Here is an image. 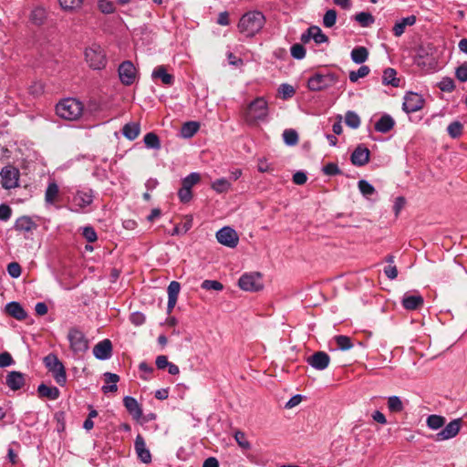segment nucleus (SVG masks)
<instances>
[{"label":"nucleus","mask_w":467,"mask_h":467,"mask_svg":"<svg viewBox=\"0 0 467 467\" xmlns=\"http://www.w3.org/2000/svg\"><path fill=\"white\" fill-rule=\"evenodd\" d=\"M265 17L263 13L259 11H251L245 13L238 23V29L240 33L246 36H254L264 26Z\"/></svg>","instance_id":"nucleus-1"},{"label":"nucleus","mask_w":467,"mask_h":467,"mask_svg":"<svg viewBox=\"0 0 467 467\" xmlns=\"http://www.w3.org/2000/svg\"><path fill=\"white\" fill-rule=\"evenodd\" d=\"M84 106L81 101L73 98L60 100L56 106V113L61 119L77 120L83 113Z\"/></svg>","instance_id":"nucleus-2"},{"label":"nucleus","mask_w":467,"mask_h":467,"mask_svg":"<svg viewBox=\"0 0 467 467\" xmlns=\"http://www.w3.org/2000/svg\"><path fill=\"white\" fill-rule=\"evenodd\" d=\"M267 115L268 105L263 97H258L253 100L244 112V120L249 124L257 120H264Z\"/></svg>","instance_id":"nucleus-3"},{"label":"nucleus","mask_w":467,"mask_h":467,"mask_svg":"<svg viewBox=\"0 0 467 467\" xmlns=\"http://www.w3.org/2000/svg\"><path fill=\"white\" fill-rule=\"evenodd\" d=\"M67 337L70 349L75 355H82L88 349V340L78 327H70Z\"/></svg>","instance_id":"nucleus-4"},{"label":"nucleus","mask_w":467,"mask_h":467,"mask_svg":"<svg viewBox=\"0 0 467 467\" xmlns=\"http://www.w3.org/2000/svg\"><path fill=\"white\" fill-rule=\"evenodd\" d=\"M44 363L48 371L52 373L56 382L64 386L67 381L66 369L63 363L54 354H49L44 358Z\"/></svg>","instance_id":"nucleus-5"},{"label":"nucleus","mask_w":467,"mask_h":467,"mask_svg":"<svg viewBox=\"0 0 467 467\" xmlns=\"http://www.w3.org/2000/svg\"><path fill=\"white\" fill-rule=\"evenodd\" d=\"M86 61L93 69H101L106 66V55L100 46L93 45L85 51Z\"/></svg>","instance_id":"nucleus-6"},{"label":"nucleus","mask_w":467,"mask_h":467,"mask_svg":"<svg viewBox=\"0 0 467 467\" xmlns=\"http://www.w3.org/2000/svg\"><path fill=\"white\" fill-rule=\"evenodd\" d=\"M336 80L334 74L316 73L308 78L307 87L312 91H319L333 86Z\"/></svg>","instance_id":"nucleus-7"},{"label":"nucleus","mask_w":467,"mask_h":467,"mask_svg":"<svg viewBox=\"0 0 467 467\" xmlns=\"http://www.w3.org/2000/svg\"><path fill=\"white\" fill-rule=\"evenodd\" d=\"M241 289L244 291L256 292L264 287L262 275L260 273L244 274L238 281Z\"/></svg>","instance_id":"nucleus-8"},{"label":"nucleus","mask_w":467,"mask_h":467,"mask_svg":"<svg viewBox=\"0 0 467 467\" xmlns=\"http://www.w3.org/2000/svg\"><path fill=\"white\" fill-rule=\"evenodd\" d=\"M1 185L5 190L16 188L20 177V171L12 165L5 166L0 171Z\"/></svg>","instance_id":"nucleus-9"},{"label":"nucleus","mask_w":467,"mask_h":467,"mask_svg":"<svg viewBox=\"0 0 467 467\" xmlns=\"http://www.w3.org/2000/svg\"><path fill=\"white\" fill-rule=\"evenodd\" d=\"M217 241L229 248H234L239 242V236L235 230L230 226H224L216 233Z\"/></svg>","instance_id":"nucleus-10"},{"label":"nucleus","mask_w":467,"mask_h":467,"mask_svg":"<svg viewBox=\"0 0 467 467\" xmlns=\"http://www.w3.org/2000/svg\"><path fill=\"white\" fill-rule=\"evenodd\" d=\"M118 72L120 82L123 85L130 86L135 82L137 77V70L131 61H123L119 66Z\"/></svg>","instance_id":"nucleus-11"},{"label":"nucleus","mask_w":467,"mask_h":467,"mask_svg":"<svg viewBox=\"0 0 467 467\" xmlns=\"http://www.w3.org/2000/svg\"><path fill=\"white\" fill-rule=\"evenodd\" d=\"M424 99L415 92H407L404 96L402 109L407 113H413L420 110L424 106Z\"/></svg>","instance_id":"nucleus-12"},{"label":"nucleus","mask_w":467,"mask_h":467,"mask_svg":"<svg viewBox=\"0 0 467 467\" xmlns=\"http://www.w3.org/2000/svg\"><path fill=\"white\" fill-rule=\"evenodd\" d=\"M462 419L450 421L440 432L433 436L435 441H442L454 438L461 430Z\"/></svg>","instance_id":"nucleus-13"},{"label":"nucleus","mask_w":467,"mask_h":467,"mask_svg":"<svg viewBox=\"0 0 467 467\" xmlns=\"http://www.w3.org/2000/svg\"><path fill=\"white\" fill-rule=\"evenodd\" d=\"M134 449L138 459L143 463L151 462V453L146 446V442L141 434H138L134 441Z\"/></svg>","instance_id":"nucleus-14"},{"label":"nucleus","mask_w":467,"mask_h":467,"mask_svg":"<svg viewBox=\"0 0 467 467\" xmlns=\"http://www.w3.org/2000/svg\"><path fill=\"white\" fill-rule=\"evenodd\" d=\"M306 361L312 368L317 370H324L330 363V357L324 351H317L309 356Z\"/></svg>","instance_id":"nucleus-15"},{"label":"nucleus","mask_w":467,"mask_h":467,"mask_svg":"<svg viewBox=\"0 0 467 467\" xmlns=\"http://www.w3.org/2000/svg\"><path fill=\"white\" fill-rule=\"evenodd\" d=\"M93 354L99 360L109 359L112 355V344L108 338L99 341L93 348Z\"/></svg>","instance_id":"nucleus-16"},{"label":"nucleus","mask_w":467,"mask_h":467,"mask_svg":"<svg viewBox=\"0 0 467 467\" xmlns=\"http://www.w3.org/2000/svg\"><path fill=\"white\" fill-rule=\"evenodd\" d=\"M424 299L419 293L404 294L401 304L406 310H416L423 306Z\"/></svg>","instance_id":"nucleus-17"},{"label":"nucleus","mask_w":467,"mask_h":467,"mask_svg":"<svg viewBox=\"0 0 467 467\" xmlns=\"http://www.w3.org/2000/svg\"><path fill=\"white\" fill-rule=\"evenodd\" d=\"M370 151L368 148L358 145L351 154V162L356 166H363L369 161Z\"/></svg>","instance_id":"nucleus-18"},{"label":"nucleus","mask_w":467,"mask_h":467,"mask_svg":"<svg viewBox=\"0 0 467 467\" xmlns=\"http://www.w3.org/2000/svg\"><path fill=\"white\" fill-rule=\"evenodd\" d=\"M93 198V191L90 189L86 191H78L73 197V202L80 209H84L92 203Z\"/></svg>","instance_id":"nucleus-19"},{"label":"nucleus","mask_w":467,"mask_h":467,"mask_svg":"<svg viewBox=\"0 0 467 467\" xmlns=\"http://www.w3.org/2000/svg\"><path fill=\"white\" fill-rule=\"evenodd\" d=\"M123 404L133 419L140 420L142 417V409L136 399L126 396L123 399Z\"/></svg>","instance_id":"nucleus-20"},{"label":"nucleus","mask_w":467,"mask_h":467,"mask_svg":"<svg viewBox=\"0 0 467 467\" xmlns=\"http://www.w3.org/2000/svg\"><path fill=\"white\" fill-rule=\"evenodd\" d=\"M181 290V285L177 281H171L170 285H168L167 292H168V304H167V311L168 313H171L172 309L174 308L178 296Z\"/></svg>","instance_id":"nucleus-21"},{"label":"nucleus","mask_w":467,"mask_h":467,"mask_svg":"<svg viewBox=\"0 0 467 467\" xmlns=\"http://www.w3.org/2000/svg\"><path fill=\"white\" fill-rule=\"evenodd\" d=\"M6 385L12 390H18L25 385V376L19 371H11L6 376Z\"/></svg>","instance_id":"nucleus-22"},{"label":"nucleus","mask_w":467,"mask_h":467,"mask_svg":"<svg viewBox=\"0 0 467 467\" xmlns=\"http://www.w3.org/2000/svg\"><path fill=\"white\" fill-rule=\"evenodd\" d=\"M6 313L17 320H24L26 317V312L22 306L16 301H12L5 306Z\"/></svg>","instance_id":"nucleus-23"},{"label":"nucleus","mask_w":467,"mask_h":467,"mask_svg":"<svg viewBox=\"0 0 467 467\" xmlns=\"http://www.w3.org/2000/svg\"><path fill=\"white\" fill-rule=\"evenodd\" d=\"M153 79L160 78L164 85L171 86L174 82V77L167 72L164 66H158L151 74Z\"/></svg>","instance_id":"nucleus-24"},{"label":"nucleus","mask_w":467,"mask_h":467,"mask_svg":"<svg viewBox=\"0 0 467 467\" xmlns=\"http://www.w3.org/2000/svg\"><path fill=\"white\" fill-rule=\"evenodd\" d=\"M395 121L393 118L388 114L383 115L376 123L375 130L381 133H388L393 129Z\"/></svg>","instance_id":"nucleus-25"},{"label":"nucleus","mask_w":467,"mask_h":467,"mask_svg":"<svg viewBox=\"0 0 467 467\" xmlns=\"http://www.w3.org/2000/svg\"><path fill=\"white\" fill-rule=\"evenodd\" d=\"M416 16L414 15L409 16L396 22L393 26V34L395 36H400L408 26H413L416 23Z\"/></svg>","instance_id":"nucleus-26"},{"label":"nucleus","mask_w":467,"mask_h":467,"mask_svg":"<svg viewBox=\"0 0 467 467\" xmlns=\"http://www.w3.org/2000/svg\"><path fill=\"white\" fill-rule=\"evenodd\" d=\"M39 397L55 400L59 397L60 391L57 387L47 386L44 383L37 388Z\"/></svg>","instance_id":"nucleus-27"},{"label":"nucleus","mask_w":467,"mask_h":467,"mask_svg":"<svg viewBox=\"0 0 467 467\" xmlns=\"http://www.w3.org/2000/svg\"><path fill=\"white\" fill-rule=\"evenodd\" d=\"M15 229L19 232H30L36 227V224L28 216H21L15 223Z\"/></svg>","instance_id":"nucleus-28"},{"label":"nucleus","mask_w":467,"mask_h":467,"mask_svg":"<svg viewBox=\"0 0 467 467\" xmlns=\"http://www.w3.org/2000/svg\"><path fill=\"white\" fill-rule=\"evenodd\" d=\"M140 132V126L139 123L130 122L127 123L122 128V134L130 140H134L138 138Z\"/></svg>","instance_id":"nucleus-29"},{"label":"nucleus","mask_w":467,"mask_h":467,"mask_svg":"<svg viewBox=\"0 0 467 467\" xmlns=\"http://www.w3.org/2000/svg\"><path fill=\"white\" fill-rule=\"evenodd\" d=\"M397 72L394 68L388 67L383 71L382 83L384 85H391L392 87L400 86V78L396 77Z\"/></svg>","instance_id":"nucleus-30"},{"label":"nucleus","mask_w":467,"mask_h":467,"mask_svg":"<svg viewBox=\"0 0 467 467\" xmlns=\"http://www.w3.org/2000/svg\"><path fill=\"white\" fill-rule=\"evenodd\" d=\"M351 59L356 64L364 63L368 57V51L365 47H357L351 51Z\"/></svg>","instance_id":"nucleus-31"},{"label":"nucleus","mask_w":467,"mask_h":467,"mask_svg":"<svg viewBox=\"0 0 467 467\" xmlns=\"http://www.w3.org/2000/svg\"><path fill=\"white\" fill-rule=\"evenodd\" d=\"M200 125L196 121L185 122L181 129V135L184 139L192 138L198 130Z\"/></svg>","instance_id":"nucleus-32"},{"label":"nucleus","mask_w":467,"mask_h":467,"mask_svg":"<svg viewBox=\"0 0 467 467\" xmlns=\"http://www.w3.org/2000/svg\"><path fill=\"white\" fill-rule=\"evenodd\" d=\"M59 189L56 182H49L45 192V201L48 204H53L58 196Z\"/></svg>","instance_id":"nucleus-33"},{"label":"nucleus","mask_w":467,"mask_h":467,"mask_svg":"<svg viewBox=\"0 0 467 467\" xmlns=\"http://www.w3.org/2000/svg\"><path fill=\"white\" fill-rule=\"evenodd\" d=\"M232 183L225 178L217 179L212 183V189L217 193H223L231 189Z\"/></svg>","instance_id":"nucleus-34"},{"label":"nucleus","mask_w":467,"mask_h":467,"mask_svg":"<svg viewBox=\"0 0 467 467\" xmlns=\"http://www.w3.org/2000/svg\"><path fill=\"white\" fill-rule=\"evenodd\" d=\"M388 409L392 413H398L404 410V405L400 397L390 396L388 398Z\"/></svg>","instance_id":"nucleus-35"},{"label":"nucleus","mask_w":467,"mask_h":467,"mask_svg":"<svg viewBox=\"0 0 467 467\" xmlns=\"http://www.w3.org/2000/svg\"><path fill=\"white\" fill-rule=\"evenodd\" d=\"M309 33L312 35V39L318 45L328 42L327 36H326L317 26H311L309 27Z\"/></svg>","instance_id":"nucleus-36"},{"label":"nucleus","mask_w":467,"mask_h":467,"mask_svg":"<svg viewBox=\"0 0 467 467\" xmlns=\"http://www.w3.org/2000/svg\"><path fill=\"white\" fill-rule=\"evenodd\" d=\"M427 426L431 430H439L445 424V418L441 415L432 414L427 418Z\"/></svg>","instance_id":"nucleus-37"},{"label":"nucleus","mask_w":467,"mask_h":467,"mask_svg":"<svg viewBox=\"0 0 467 467\" xmlns=\"http://www.w3.org/2000/svg\"><path fill=\"white\" fill-rule=\"evenodd\" d=\"M143 141L147 148L160 150L161 141L159 137L154 132H149L144 136Z\"/></svg>","instance_id":"nucleus-38"},{"label":"nucleus","mask_w":467,"mask_h":467,"mask_svg":"<svg viewBox=\"0 0 467 467\" xmlns=\"http://www.w3.org/2000/svg\"><path fill=\"white\" fill-rule=\"evenodd\" d=\"M355 20L363 27L369 26L375 22L374 16L368 12H360L355 16Z\"/></svg>","instance_id":"nucleus-39"},{"label":"nucleus","mask_w":467,"mask_h":467,"mask_svg":"<svg viewBox=\"0 0 467 467\" xmlns=\"http://www.w3.org/2000/svg\"><path fill=\"white\" fill-rule=\"evenodd\" d=\"M360 118L359 116L352 111L348 110L345 115V123L351 129H358L360 126Z\"/></svg>","instance_id":"nucleus-40"},{"label":"nucleus","mask_w":467,"mask_h":467,"mask_svg":"<svg viewBox=\"0 0 467 467\" xmlns=\"http://www.w3.org/2000/svg\"><path fill=\"white\" fill-rule=\"evenodd\" d=\"M192 227V218L191 216L186 217L185 221L180 224L176 225L172 232L171 235H180L186 234Z\"/></svg>","instance_id":"nucleus-41"},{"label":"nucleus","mask_w":467,"mask_h":467,"mask_svg":"<svg viewBox=\"0 0 467 467\" xmlns=\"http://www.w3.org/2000/svg\"><path fill=\"white\" fill-rule=\"evenodd\" d=\"M335 342L337 343V348L343 351L348 350L353 347L351 342V338L348 336H336L334 337Z\"/></svg>","instance_id":"nucleus-42"},{"label":"nucleus","mask_w":467,"mask_h":467,"mask_svg":"<svg viewBox=\"0 0 467 467\" xmlns=\"http://www.w3.org/2000/svg\"><path fill=\"white\" fill-rule=\"evenodd\" d=\"M337 14L334 9L327 10L323 16V26L331 28L337 22Z\"/></svg>","instance_id":"nucleus-43"},{"label":"nucleus","mask_w":467,"mask_h":467,"mask_svg":"<svg viewBox=\"0 0 467 467\" xmlns=\"http://www.w3.org/2000/svg\"><path fill=\"white\" fill-rule=\"evenodd\" d=\"M448 134L452 139H457L462 134V124L456 120L447 127Z\"/></svg>","instance_id":"nucleus-44"},{"label":"nucleus","mask_w":467,"mask_h":467,"mask_svg":"<svg viewBox=\"0 0 467 467\" xmlns=\"http://www.w3.org/2000/svg\"><path fill=\"white\" fill-rule=\"evenodd\" d=\"M369 71L370 69L368 66H361L357 71H351L349 73V80L351 82H357L359 78L367 77Z\"/></svg>","instance_id":"nucleus-45"},{"label":"nucleus","mask_w":467,"mask_h":467,"mask_svg":"<svg viewBox=\"0 0 467 467\" xmlns=\"http://www.w3.org/2000/svg\"><path fill=\"white\" fill-rule=\"evenodd\" d=\"M283 138L285 144L289 146H294L298 142V134L295 130H285Z\"/></svg>","instance_id":"nucleus-46"},{"label":"nucleus","mask_w":467,"mask_h":467,"mask_svg":"<svg viewBox=\"0 0 467 467\" xmlns=\"http://www.w3.org/2000/svg\"><path fill=\"white\" fill-rule=\"evenodd\" d=\"M438 88L441 91L451 92L455 88V84L451 78L445 77L438 83Z\"/></svg>","instance_id":"nucleus-47"},{"label":"nucleus","mask_w":467,"mask_h":467,"mask_svg":"<svg viewBox=\"0 0 467 467\" xmlns=\"http://www.w3.org/2000/svg\"><path fill=\"white\" fill-rule=\"evenodd\" d=\"M200 180L199 173L192 172L182 180V185L192 190V187L198 183Z\"/></svg>","instance_id":"nucleus-48"},{"label":"nucleus","mask_w":467,"mask_h":467,"mask_svg":"<svg viewBox=\"0 0 467 467\" xmlns=\"http://www.w3.org/2000/svg\"><path fill=\"white\" fill-rule=\"evenodd\" d=\"M234 439L237 444L244 450H249L251 448L250 442L246 439V435L244 432L241 431H237L234 433Z\"/></svg>","instance_id":"nucleus-49"},{"label":"nucleus","mask_w":467,"mask_h":467,"mask_svg":"<svg viewBox=\"0 0 467 467\" xmlns=\"http://www.w3.org/2000/svg\"><path fill=\"white\" fill-rule=\"evenodd\" d=\"M358 189L366 197L370 196L375 192L374 186L365 180H360L358 182Z\"/></svg>","instance_id":"nucleus-50"},{"label":"nucleus","mask_w":467,"mask_h":467,"mask_svg":"<svg viewBox=\"0 0 467 467\" xmlns=\"http://www.w3.org/2000/svg\"><path fill=\"white\" fill-rule=\"evenodd\" d=\"M201 287L205 290H215V291H221L223 288V285L221 282L216 280H204Z\"/></svg>","instance_id":"nucleus-51"},{"label":"nucleus","mask_w":467,"mask_h":467,"mask_svg":"<svg viewBox=\"0 0 467 467\" xmlns=\"http://www.w3.org/2000/svg\"><path fill=\"white\" fill-rule=\"evenodd\" d=\"M291 56L296 59H303L306 57V48L301 44H295L291 47Z\"/></svg>","instance_id":"nucleus-52"},{"label":"nucleus","mask_w":467,"mask_h":467,"mask_svg":"<svg viewBox=\"0 0 467 467\" xmlns=\"http://www.w3.org/2000/svg\"><path fill=\"white\" fill-rule=\"evenodd\" d=\"M60 6L65 10H74L80 7L82 0H58Z\"/></svg>","instance_id":"nucleus-53"},{"label":"nucleus","mask_w":467,"mask_h":467,"mask_svg":"<svg viewBox=\"0 0 467 467\" xmlns=\"http://www.w3.org/2000/svg\"><path fill=\"white\" fill-rule=\"evenodd\" d=\"M98 5L99 10L104 14H112L115 11L114 5L109 0H99Z\"/></svg>","instance_id":"nucleus-54"},{"label":"nucleus","mask_w":467,"mask_h":467,"mask_svg":"<svg viewBox=\"0 0 467 467\" xmlns=\"http://www.w3.org/2000/svg\"><path fill=\"white\" fill-rule=\"evenodd\" d=\"M28 90L33 97H39L44 93V84L41 81H35L30 85Z\"/></svg>","instance_id":"nucleus-55"},{"label":"nucleus","mask_w":467,"mask_h":467,"mask_svg":"<svg viewBox=\"0 0 467 467\" xmlns=\"http://www.w3.org/2000/svg\"><path fill=\"white\" fill-rule=\"evenodd\" d=\"M82 234L88 243H94L98 239L97 233L92 226H85Z\"/></svg>","instance_id":"nucleus-56"},{"label":"nucleus","mask_w":467,"mask_h":467,"mask_svg":"<svg viewBox=\"0 0 467 467\" xmlns=\"http://www.w3.org/2000/svg\"><path fill=\"white\" fill-rule=\"evenodd\" d=\"M278 92L282 94L283 99H288L294 96L296 90L291 85L284 83L280 85Z\"/></svg>","instance_id":"nucleus-57"},{"label":"nucleus","mask_w":467,"mask_h":467,"mask_svg":"<svg viewBox=\"0 0 467 467\" xmlns=\"http://www.w3.org/2000/svg\"><path fill=\"white\" fill-rule=\"evenodd\" d=\"M21 272H22V269L18 263L12 262V263L8 264L7 273L9 274V275L11 277H13V278L19 277L21 275Z\"/></svg>","instance_id":"nucleus-58"},{"label":"nucleus","mask_w":467,"mask_h":467,"mask_svg":"<svg viewBox=\"0 0 467 467\" xmlns=\"http://www.w3.org/2000/svg\"><path fill=\"white\" fill-rule=\"evenodd\" d=\"M455 76L461 82H467V62L462 63L456 68Z\"/></svg>","instance_id":"nucleus-59"},{"label":"nucleus","mask_w":467,"mask_h":467,"mask_svg":"<svg viewBox=\"0 0 467 467\" xmlns=\"http://www.w3.org/2000/svg\"><path fill=\"white\" fill-rule=\"evenodd\" d=\"M323 172L326 174V175H328V176H334V175H337V174H340L341 173V171L340 169L338 168V166L334 163V162H329L327 163V165H325L322 169Z\"/></svg>","instance_id":"nucleus-60"},{"label":"nucleus","mask_w":467,"mask_h":467,"mask_svg":"<svg viewBox=\"0 0 467 467\" xmlns=\"http://www.w3.org/2000/svg\"><path fill=\"white\" fill-rule=\"evenodd\" d=\"M130 320L135 326H141L142 324H144L146 317L144 314L140 312H134L130 315Z\"/></svg>","instance_id":"nucleus-61"},{"label":"nucleus","mask_w":467,"mask_h":467,"mask_svg":"<svg viewBox=\"0 0 467 467\" xmlns=\"http://www.w3.org/2000/svg\"><path fill=\"white\" fill-rule=\"evenodd\" d=\"M178 196L182 202H188L192 199V190L182 185Z\"/></svg>","instance_id":"nucleus-62"},{"label":"nucleus","mask_w":467,"mask_h":467,"mask_svg":"<svg viewBox=\"0 0 467 467\" xmlns=\"http://www.w3.org/2000/svg\"><path fill=\"white\" fill-rule=\"evenodd\" d=\"M406 200L402 196H399L395 199L394 204H393V211L396 216H398L400 213V211L405 206Z\"/></svg>","instance_id":"nucleus-63"},{"label":"nucleus","mask_w":467,"mask_h":467,"mask_svg":"<svg viewBox=\"0 0 467 467\" xmlns=\"http://www.w3.org/2000/svg\"><path fill=\"white\" fill-rule=\"evenodd\" d=\"M14 363L12 356L8 352L0 354V368H5Z\"/></svg>","instance_id":"nucleus-64"}]
</instances>
